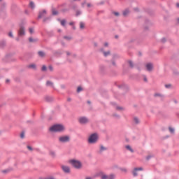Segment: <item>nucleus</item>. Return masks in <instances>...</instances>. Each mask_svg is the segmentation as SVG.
<instances>
[{
  "instance_id": "nucleus-1",
  "label": "nucleus",
  "mask_w": 179,
  "mask_h": 179,
  "mask_svg": "<svg viewBox=\"0 0 179 179\" xmlns=\"http://www.w3.org/2000/svg\"><path fill=\"white\" fill-rule=\"evenodd\" d=\"M65 131V127L62 124H55L50 127V132H63Z\"/></svg>"
},
{
  "instance_id": "nucleus-2",
  "label": "nucleus",
  "mask_w": 179,
  "mask_h": 179,
  "mask_svg": "<svg viewBox=\"0 0 179 179\" xmlns=\"http://www.w3.org/2000/svg\"><path fill=\"white\" fill-rule=\"evenodd\" d=\"M98 139H99V136L97 135V134H92L88 138V143H96V142H97Z\"/></svg>"
},
{
  "instance_id": "nucleus-3",
  "label": "nucleus",
  "mask_w": 179,
  "mask_h": 179,
  "mask_svg": "<svg viewBox=\"0 0 179 179\" xmlns=\"http://www.w3.org/2000/svg\"><path fill=\"white\" fill-rule=\"evenodd\" d=\"M70 163L73 166V167H75V169L82 168V163L78 160H75V159L71 160Z\"/></svg>"
},
{
  "instance_id": "nucleus-4",
  "label": "nucleus",
  "mask_w": 179,
  "mask_h": 179,
  "mask_svg": "<svg viewBox=\"0 0 179 179\" xmlns=\"http://www.w3.org/2000/svg\"><path fill=\"white\" fill-rule=\"evenodd\" d=\"M70 139L69 136H62L59 138V141L61 142V143H65L69 142Z\"/></svg>"
},
{
  "instance_id": "nucleus-5",
  "label": "nucleus",
  "mask_w": 179,
  "mask_h": 179,
  "mask_svg": "<svg viewBox=\"0 0 179 179\" xmlns=\"http://www.w3.org/2000/svg\"><path fill=\"white\" fill-rule=\"evenodd\" d=\"M79 122L80 124H87V122H89V119L85 117H80Z\"/></svg>"
},
{
  "instance_id": "nucleus-6",
  "label": "nucleus",
  "mask_w": 179,
  "mask_h": 179,
  "mask_svg": "<svg viewBox=\"0 0 179 179\" xmlns=\"http://www.w3.org/2000/svg\"><path fill=\"white\" fill-rule=\"evenodd\" d=\"M25 32H24V27L23 26H20V29L18 31V35L22 36H24Z\"/></svg>"
},
{
  "instance_id": "nucleus-7",
  "label": "nucleus",
  "mask_w": 179,
  "mask_h": 179,
  "mask_svg": "<svg viewBox=\"0 0 179 179\" xmlns=\"http://www.w3.org/2000/svg\"><path fill=\"white\" fill-rule=\"evenodd\" d=\"M143 169L142 168H135L133 171V176L134 177H136L138 176V171H142Z\"/></svg>"
},
{
  "instance_id": "nucleus-8",
  "label": "nucleus",
  "mask_w": 179,
  "mask_h": 179,
  "mask_svg": "<svg viewBox=\"0 0 179 179\" xmlns=\"http://www.w3.org/2000/svg\"><path fill=\"white\" fill-rule=\"evenodd\" d=\"M145 68H146L147 71H148L149 72H151V71L153 70V64L152 63H148L145 65Z\"/></svg>"
},
{
  "instance_id": "nucleus-9",
  "label": "nucleus",
  "mask_w": 179,
  "mask_h": 179,
  "mask_svg": "<svg viewBox=\"0 0 179 179\" xmlns=\"http://www.w3.org/2000/svg\"><path fill=\"white\" fill-rule=\"evenodd\" d=\"M45 15H47V11L45 10L41 11L38 15L39 19H41V17H44Z\"/></svg>"
},
{
  "instance_id": "nucleus-10",
  "label": "nucleus",
  "mask_w": 179,
  "mask_h": 179,
  "mask_svg": "<svg viewBox=\"0 0 179 179\" xmlns=\"http://www.w3.org/2000/svg\"><path fill=\"white\" fill-rule=\"evenodd\" d=\"M62 169L64 173H70L71 169L69 168V166H66L65 165L62 166Z\"/></svg>"
},
{
  "instance_id": "nucleus-11",
  "label": "nucleus",
  "mask_w": 179,
  "mask_h": 179,
  "mask_svg": "<svg viewBox=\"0 0 179 179\" xmlns=\"http://www.w3.org/2000/svg\"><path fill=\"white\" fill-rule=\"evenodd\" d=\"M125 148L127 149V150L131 152V153H134V149H132V147H131L130 145H126Z\"/></svg>"
},
{
  "instance_id": "nucleus-12",
  "label": "nucleus",
  "mask_w": 179,
  "mask_h": 179,
  "mask_svg": "<svg viewBox=\"0 0 179 179\" xmlns=\"http://www.w3.org/2000/svg\"><path fill=\"white\" fill-rule=\"evenodd\" d=\"M38 54L41 58H44V57H45V53L44 52L39 51Z\"/></svg>"
},
{
  "instance_id": "nucleus-13",
  "label": "nucleus",
  "mask_w": 179,
  "mask_h": 179,
  "mask_svg": "<svg viewBox=\"0 0 179 179\" xmlns=\"http://www.w3.org/2000/svg\"><path fill=\"white\" fill-rule=\"evenodd\" d=\"M129 15V10L126 9L124 11H123V15L128 16Z\"/></svg>"
},
{
  "instance_id": "nucleus-14",
  "label": "nucleus",
  "mask_w": 179,
  "mask_h": 179,
  "mask_svg": "<svg viewBox=\"0 0 179 179\" xmlns=\"http://www.w3.org/2000/svg\"><path fill=\"white\" fill-rule=\"evenodd\" d=\"M28 68H30L31 69H36V64H29L28 66Z\"/></svg>"
},
{
  "instance_id": "nucleus-15",
  "label": "nucleus",
  "mask_w": 179,
  "mask_h": 179,
  "mask_svg": "<svg viewBox=\"0 0 179 179\" xmlns=\"http://www.w3.org/2000/svg\"><path fill=\"white\" fill-rule=\"evenodd\" d=\"M104 150H107V148L103 145L100 146V152H104Z\"/></svg>"
},
{
  "instance_id": "nucleus-16",
  "label": "nucleus",
  "mask_w": 179,
  "mask_h": 179,
  "mask_svg": "<svg viewBox=\"0 0 179 179\" xmlns=\"http://www.w3.org/2000/svg\"><path fill=\"white\" fill-rule=\"evenodd\" d=\"M29 6H30V8H31V9H34V8H35L34 2L30 1Z\"/></svg>"
},
{
  "instance_id": "nucleus-17",
  "label": "nucleus",
  "mask_w": 179,
  "mask_h": 179,
  "mask_svg": "<svg viewBox=\"0 0 179 179\" xmlns=\"http://www.w3.org/2000/svg\"><path fill=\"white\" fill-rule=\"evenodd\" d=\"M111 53L110 51L108 52H103V55L104 57H108V55H110Z\"/></svg>"
},
{
  "instance_id": "nucleus-18",
  "label": "nucleus",
  "mask_w": 179,
  "mask_h": 179,
  "mask_svg": "<svg viewBox=\"0 0 179 179\" xmlns=\"http://www.w3.org/2000/svg\"><path fill=\"white\" fill-rule=\"evenodd\" d=\"M134 124H138L139 123V119L138 117L134 118Z\"/></svg>"
},
{
  "instance_id": "nucleus-19",
  "label": "nucleus",
  "mask_w": 179,
  "mask_h": 179,
  "mask_svg": "<svg viewBox=\"0 0 179 179\" xmlns=\"http://www.w3.org/2000/svg\"><path fill=\"white\" fill-rule=\"evenodd\" d=\"M60 23H61L62 26H65L66 21L65 20H62L60 21Z\"/></svg>"
},
{
  "instance_id": "nucleus-20",
  "label": "nucleus",
  "mask_w": 179,
  "mask_h": 179,
  "mask_svg": "<svg viewBox=\"0 0 179 179\" xmlns=\"http://www.w3.org/2000/svg\"><path fill=\"white\" fill-rule=\"evenodd\" d=\"M80 28L82 29H85V23L80 22Z\"/></svg>"
},
{
  "instance_id": "nucleus-21",
  "label": "nucleus",
  "mask_w": 179,
  "mask_h": 179,
  "mask_svg": "<svg viewBox=\"0 0 179 179\" xmlns=\"http://www.w3.org/2000/svg\"><path fill=\"white\" fill-rule=\"evenodd\" d=\"M46 85L47 86H51V87L53 86V84L51 81H47Z\"/></svg>"
},
{
  "instance_id": "nucleus-22",
  "label": "nucleus",
  "mask_w": 179,
  "mask_h": 179,
  "mask_svg": "<svg viewBox=\"0 0 179 179\" xmlns=\"http://www.w3.org/2000/svg\"><path fill=\"white\" fill-rule=\"evenodd\" d=\"M50 156H52V157H55V152L50 151Z\"/></svg>"
},
{
  "instance_id": "nucleus-23",
  "label": "nucleus",
  "mask_w": 179,
  "mask_h": 179,
  "mask_svg": "<svg viewBox=\"0 0 179 179\" xmlns=\"http://www.w3.org/2000/svg\"><path fill=\"white\" fill-rule=\"evenodd\" d=\"M29 33L33 34V33H34V29L33 28H29Z\"/></svg>"
},
{
  "instance_id": "nucleus-24",
  "label": "nucleus",
  "mask_w": 179,
  "mask_h": 179,
  "mask_svg": "<svg viewBox=\"0 0 179 179\" xmlns=\"http://www.w3.org/2000/svg\"><path fill=\"white\" fill-rule=\"evenodd\" d=\"M169 131L171 134H174V129L169 127Z\"/></svg>"
},
{
  "instance_id": "nucleus-25",
  "label": "nucleus",
  "mask_w": 179,
  "mask_h": 179,
  "mask_svg": "<svg viewBox=\"0 0 179 179\" xmlns=\"http://www.w3.org/2000/svg\"><path fill=\"white\" fill-rule=\"evenodd\" d=\"M58 13V11H57L55 9L52 10V15H57Z\"/></svg>"
},
{
  "instance_id": "nucleus-26",
  "label": "nucleus",
  "mask_w": 179,
  "mask_h": 179,
  "mask_svg": "<svg viewBox=\"0 0 179 179\" xmlns=\"http://www.w3.org/2000/svg\"><path fill=\"white\" fill-rule=\"evenodd\" d=\"M129 65H130V66H131V68L134 67V63H133L131 61H129Z\"/></svg>"
},
{
  "instance_id": "nucleus-27",
  "label": "nucleus",
  "mask_w": 179,
  "mask_h": 179,
  "mask_svg": "<svg viewBox=\"0 0 179 179\" xmlns=\"http://www.w3.org/2000/svg\"><path fill=\"white\" fill-rule=\"evenodd\" d=\"M77 92L78 93H79L80 92H82V87H78L77 89Z\"/></svg>"
},
{
  "instance_id": "nucleus-28",
  "label": "nucleus",
  "mask_w": 179,
  "mask_h": 179,
  "mask_svg": "<svg viewBox=\"0 0 179 179\" xmlns=\"http://www.w3.org/2000/svg\"><path fill=\"white\" fill-rule=\"evenodd\" d=\"M24 138V133L22 132V133H21V134H20V138H21V139H23Z\"/></svg>"
},
{
  "instance_id": "nucleus-29",
  "label": "nucleus",
  "mask_w": 179,
  "mask_h": 179,
  "mask_svg": "<svg viewBox=\"0 0 179 179\" xmlns=\"http://www.w3.org/2000/svg\"><path fill=\"white\" fill-rule=\"evenodd\" d=\"M113 13L115 15V16H120V13L118 12H113Z\"/></svg>"
},
{
  "instance_id": "nucleus-30",
  "label": "nucleus",
  "mask_w": 179,
  "mask_h": 179,
  "mask_svg": "<svg viewBox=\"0 0 179 179\" xmlns=\"http://www.w3.org/2000/svg\"><path fill=\"white\" fill-rule=\"evenodd\" d=\"M29 43H34V39H33V38H29Z\"/></svg>"
},
{
  "instance_id": "nucleus-31",
  "label": "nucleus",
  "mask_w": 179,
  "mask_h": 179,
  "mask_svg": "<svg viewBox=\"0 0 179 179\" xmlns=\"http://www.w3.org/2000/svg\"><path fill=\"white\" fill-rule=\"evenodd\" d=\"M101 179H107V176L106 175H102L101 177Z\"/></svg>"
},
{
  "instance_id": "nucleus-32",
  "label": "nucleus",
  "mask_w": 179,
  "mask_h": 179,
  "mask_svg": "<svg viewBox=\"0 0 179 179\" xmlns=\"http://www.w3.org/2000/svg\"><path fill=\"white\" fill-rule=\"evenodd\" d=\"M9 37L13 38V34L12 32L8 33Z\"/></svg>"
},
{
  "instance_id": "nucleus-33",
  "label": "nucleus",
  "mask_w": 179,
  "mask_h": 179,
  "mask_svg": "<svg viewBox=\"0 0 179 179\" xmlns=\"http://www.w3.org/2000/svg\"><path fill=\"white\" fill-rule=\"evenodd\" d=\"M42 71H47V66H42Z\"/></svg>"
},
{
  "instance_id": "nucleus-34",
  "label": "nucleus",
  "mask_w": 179,
  "mask_h": 179,
  "mask_svg": "<svg viewBox=\"0 0 179 179\" xmlns=\"http://www.w3.org/2000/svg\"><path fill=\"white\" fill-rule=\"evenodd\" d=\"M49 69H50V71H54V69L52 68V66H49Z\"/></svg>"
},
{
  "instance_id": "nucleus-35",
  "label": "nucleus",
  "mask_w": 179,
  "mask_h": 179,
  "mask_svg": "<svg viewBox=\"0 0 179 179\" xmlns=\"http://www.w3.org/2000/svg\"><path fill=\"white\" fill-rule=\"evenodd\" d=\"M171 87V85H165V87H166L167 89H169V87Z\"/></svg>"
},
{
  "instance_id": "nucleus-36",
  "label": "nucleus",
  "mask_w": 179,
  "mask_h": 179,
  "mask_svg": "<svg viewBox=\"0 0 179 179\" xmlns=\"http://www.w3.org/2000/svg\"><path fill=\"white\" fill-rule=\"evenodd\" d=\"M27 149H29V150H33V149L31 148V147H30V146H27Z\"/></svg>"
},
{
  "instance_id": "nucleus-37",
  "label": "nucleus",
  "mask_w": 179,
  "mask_h": 179,
  "mask_svg": "<svg viewBox=\"0 0 179 179\" xmlns=\"http://www.w3.org/2000/svg\"><path fill=\"white\" fill-rule=\"evenodd\" d=\"M104 47H108V43H104Z\"/></svg>"
},
{
  "instance_id": "nucleus-38",
  "label": "nucleus",
  "mask_w": 179,
  "mask_h": 179,
  "mask_svg": "<svg viewBox=\"0 0 179 179\" xmlns=\"http://www.w3.org/2000/svg\"><path fill=\"white\" fill-rule=\"evenodd\" d=\"M134 10H135L136 12H138V11H139V8H134Z\"/></svg>"
},
{
  "instance_id": "nucleus-39",
  "label": "nucleus",
  "mask_w": 179,
  "mask_h": 179,
  "mask_svg": "<svg viewBox=\"0 0 179 179\" xmlns=\"http://www.w3.org/2000/svg\"><path fill=\"white\" fill-rule=\"evenodd\" d=\"M64 38H66V40H71V38H69L68 36H64Z\"/></svg>"
},
{
  "instance_id": "nucleus-40",
  "label": "nucleus",
  "mask_w": 179,
  "mask_h": 179,
  "mask_svg": "<svg viewBox=\"0 0 179 179\" xmlns=\"http://www.w3.org/2000/svg\"><path fill=\"white\" fill-rule=\"evenodd\" d=\"M9 82H10V80L9 79L6 80V83H9Z\"/></svg>"
},
{
  "instance_id": "nucleus-41",
  "label": "nucleus",
  "mask_w": 179,
  "mask_h": 179,
  "mask_svg": "<svg viewBox=\"0 0 179 179\" xmlns=\"http://www.w3.org/2000/svg\"><path fill=\"white\" fill-rule=\"evenodd\" d=\"M117 110H122V108L120 107V106H117Z\"/></svg>"
},
{
  "instance_id": "nucleus-42",
  "label": "nucleus",
  "mask_w": 179,
  "mask_h": 179,
  "mask_svg": "<svg viewBox=\"0 0 179 179\" xmlns=\"http://www.w3.org/2000/svg\"><path fill=\"white\" fill-rule=\"evenodd\" d=\"M87 6L88 8H90V6H92V4L87 3Z\"/></svg>"
},
{
  "instance_id": "nucleus-43",
  "label": "nucleus",
  "mask_w": 179,
  "mask_h": 179,
  "mask_svg": "<svg viewBox=\"0 0 179 179\" xmlns=\"http://www.w3.org/2000/svg\"><path fill=\"white\" fill-rule=\"evenodd\" d=\"M144 81L148 82V78H146V77H144Z\"/></svg>"
},
{
  "instance_id": "nucleus-44",
  "label": "nucleus",
  "mask_w": 179,
  "mask_h": 179,
  "mask_svg": "<svg viewBox=\"0 0 179 179\" xmlns=\"http://www.w3.org/2000/svg\"><path fill=\"white\" fill-rule=\"evenodd\" d=\"M80 15V12H77V16H79Z\"/></svg>"
},
{
  "instance_id": "nucleus-45",
  "label": "nucleus",
  "mask_w": 179,
  "mask_h": 179,
  "mask_svg": "<svg viewBox=\"0 0 179 179\" xmlns=\"http://www.w3.org/2000/svg\"><path fill=\"white\" fill-rule=\"evenodd\" d=\"M69 24L70 26H72L73 24V22H70Z\"/></svg>"
},
{
  "instance_id": "nucleus-46",
  "label": "nucleus",
  "mask_w": 179,
  "mask_h": 179,
  "mask_svg": "<svg viewBox=\"0 0 179 179\" xmlns=\"http://www.w3.org/2000/svg\"><path fill=\"white\" fill-rule=\"evenodd\" d=\"M162 41H163V42L166 41V39H165V38H163V39H162Z\"/></svg>"
},
{
  "instance_id": "nucleus-47",
  "label": "nucleus",
  "mask_w": 179,
  "mask_h": 179,
  "mask_svg": "<svg viewBox=\"0 0 179 179\" xmlns=\"http://www.w3.org/2000/svg\"><path fill=\"white\" fill-rule=\"evenodd\" d=\"M71 98L68 99V101H71Z\"/></svg>"
},
{
  "instance_id": "nucleus-48",
  "label": "nucleus",
  "mask_w": 179,
  "mask_h": 179,
  "mask_svg": "<svg viewBox=\"0 0 179 179\" xmlns=\"http://www.w3.org/2000/svg\"><path fill=\"white\" fill-rule=\"evenodd\" d=\"M82 6H85V3H82Z\"/></svg>"
},
{
  "instance_id": "nucleus-49",
  "label": "nucleus",
  "mask_w": 179,
  "mask_h": 179,
  "mask_svg": "<svg viewBox=\"0 0 179 179\" xmlns=\"http://www.w3.org/2000/svg\"><path fill=\"white\" fill-rule=\"evenodd\" d=\"M176 6L178 8H179V3H177Z\"/></svg>"
},
{
  "instance_id": "nucleus-50",
  "label": "nucleus",
  "mask_w": 179,
  "mask_h": 179,
  "mask_svg": "<svg viewBox=\"0 0 179 179\" xmlns=\"http://www.w3.org/2000/svg\"><path fill=\"white\" fill-rule=\"evenodd\" d=\"M94 45H95V46H97V43H94Z\"/></svg>"
},
{
  "instance_id": "nucleus-51",
  "label": "nucleus",
  "mask_w": 179,
  "mask_h": 179,
  "mask_svg": "<svg viewBox=\"0 0 179 179\" xmlns=\"http://www.w3.org/2000/svg\"><path fill=\"white\" fill-rule=\"evenodd\" d=\"M3 173H6V171H3Z\"/></svg>"
},
{
  "instance_id": "nucleus-52",
  "label": "nucleus",
  "mask_w": 179,
  "mask_h": 179,
  "mask_svg": "<svg viewBox=\"0 0 179 179\" xmlns=\"http://www.w3.org/2000/svg\"><path fill=\"white\" fill-rule=\"evenodd\" d=\"M88 103L90 104V101H88Z\"/></svg>"
},
{
  "instance_id": "nucleus-53",
  "label": "nucleus",
  "mask_w": 179,
  "mask_h": 179,
  "mask_svg": "<svg viewBox=\"0 0 179 179\" xmlns=\"http://www.w3.org/2000/svg\"><path fill=\"white\" fill-rule=\"evenodd\" d=\"M73 1H80V0H73Z\"/></svg>"
},
{
  "instance_id": "nucleus-54",
  "label": "nucleus",
  "mask_w": 179,
  "mask_h": 179,
  "mask_svg": "<svg viewBox=\"0 0 179 179\" xmlns=\"http://www.w3.org/2000/svg\"><path fill=\"white\" fill-rule=\"evenodd\" d=\"M155 96H159V94H155Z\"/></svg>"
},
{
  "instance_id": "nucleus-55",
  "label": "nucleus",
  "mask_w": 179,
  "mask_h": 179,
  "mask_svg": "<svg viewBox=\"0 0 179 179\" xmlns=\"http://www.w3.org/2000/svg\"><path fill=\"white\" fill-rule=\"evenodd\" d=\"M2 1V0H0V2Z\"/></svg>"
},
{
  "instance_id": "nucleus-56",
  "label": "nucleus",
  "mask_w": 179,
  "mask_h": 179,
  "mask_svg": "<svg viewBox=\"0 0 179 179\" xmlns=\"http://www.w3.org/2000/svg\"><path fill=\"white\" fill-rule=\"evenodd\" d=\"M178 20H179V19H178Z\"/></svg>"
}]
</instances>
